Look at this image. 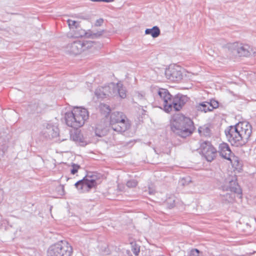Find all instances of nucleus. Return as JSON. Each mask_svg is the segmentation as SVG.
I'll use <instances>...</instances> for the list:
<instances>
[{
  "instance_id": "f03ea898",
  "label": "nucleus",
  "mask_w": 256,
  "mask_h": 256,
  "mask_svg": "<svg viewBox=\"0 0 256 256\" xmlns=\"http://www.w3.org/2000/svg\"><path fill=\"white\" fill-rule=\"evenodd\" d=\"M170 128L172 131L184 138L190 136L195 129L192 120L182 114L174 116L170 122Z\"/></svg>"
},
{
  "instance_id": "2eb2a0df",
  "label": "nucleus",
  "mask_w": 256,
  "mask_h": 256,
  "mask_svg": "<svg viewBox=\"0 0 256 256\" xmlns=\"http://www.w3.org/2000/svg\"><path fill=\"white\" fill-rule=\"evenodd\" d=\"M146 34H150L153 38H156L160 34V30L158 26H154L152 28H148L145 30Z\"/></svg>"
},
{
  "instance_id": "423d86ee",
  "label": "nucleus",
  "mask_w": 256,
  "mask_h": 256,
  "mask_svg": "<svg viewBox=\"0 0 256 256\" xmlns=\"http://www.w3.org/2000/svg\"><path fill=\"white\" fill-rule=\"evenodd\" d=\"M73 248L70 244L60 241L52 245L48 250V256H72Z\"/></svg>"
},
{
  "instance_id": "1a4fd4ad",
  "label": "nucleus",
  "mask_w": 256,
  "mask_h": 256,
  "mask_svg": "<svg viewBox=\"0 0 256 256\" xmlns=\"http://www.w3.org/2000/svg\"><path fill=\"white\" fill-rule=\"evenodd\" d=\"M96 180L88 176H85L82 180L75 184L76 188L81 192H88L92 188L96 186Z\"/></svg>"
},
{
  "instance_id": "bb28decb",
  "label": "nucleus",
  "mask_w": 256,
  "mask_h": 256,
  "mask_svg": "<svg viewBox=\"0 0 256 256\" xmlns=\"http://www.w3.org/2000/svg\"><path fill=\"white\" fill-rule=\"evenodd\" d=\"M199 130V132H201V130H200V129H199V130Z\"/></svg>"
},
{
  "instance_id": "412c9836",
  "label": "nucleus",
  "mask_w": 256,
  "mask_h": 256,
  "mask_svg": "<svg viewBox=\"0 0 256 256\" xmlns=\"http://www.w3.org/2000/svg\"><path fill=\"white\" fill-rule=\"evenodd\" d=\"M71 166L72 170H70V173L72 174H76L80 168V166L78 164H72Z\"/></svg>"
},
{
  "instance_id": "aec40b11",
  "label": "nucleus",
  "mask_w": 256,
  "mask_h": 256,
  "mask_svg": "<svg viewBox=\"0 0 256 256\" xmlns=\"http://www.w3.org/2000/svg\"><path fill=\"white\" fill-rule=\"evenodd\" d=\"M207 104L208 102H204L199 104L196 106L197 110L202 112H204L205 113L208 112V111H207L206 110Z\"/></svg>"
},
{
  "instance_id": "a878e982",
  "label": "nucleus",
  "mask_w": 256,
  "mask_h": 256,
  "mask_svg": "<svg viewBox=\"0 0 256 256\" xmlns=\"http://www.w3.org/2000/svg\"><path fill=\"white\" fill-rule=\"evenodd\" d=\"M92 2H113L114 0H91Z\"/></svg>"
},
{
  "instance_id": "a211bd4d",
  "label": "nucleus",
  "mask_w": 256,
  "mask_h": 256,
  "mask_svg": "<svg viewBox=\"0 0 256 256\" xmlns=\"http://www.w3.org/2000/svg\"><path fill=\"white\" fill-rule=\"evenodd\" d=\"M99 110L101 113L103 114H108L111 111L110 106L104 104H100Z\"/></svg>"
},
{
  "instance_id": "b1692460",
  "label": "nucleus",
  "mask_w": 256,
  "mask_h": 256,
  "mask_svg": "<svg viewBox=\"0 0 256 256\" xmlns=\"http://www.w3.org/2000/svg\"><path fill=\"white\" fill-rule=\"evenodd\" d=\"M200 251L196 248L192 249L190 252V256H198Z\"/></svg>"
},
{
  "instance_id": "4be33fe9",
  "label": "nucleus",
  "mask_w": 256,
  "mask_h": 256,
  "mask_svg": "<svg viewBox=\"0 0 256 256\" xmlns=\"http://www.w3.org/2000/svg\"><path fill=\"white\" fill-rule=\"evenodd\" d=\"M68 24L70 28H76L78 26V22L71 20H68Z\"/></svg>"
},
{
  "instance_id": "393cba45",
  "label": "nucleus",
  "mask_w": 256,
  "mask_h": 256,
  "mask_svg": "<svg viewBox=\"0 0 256 256\" xmlns=\"http://www.w3.org/2000/svg\"><path fill=\"white\" fill-rule=\"evenodd\" d=\"M137 184V182L134 180H130L127 182V186L128 187H134Z\"/></svg>"
},
{
  "instance_id": "ddd939ff",
  "label": "nucleus",
  "mask_w": 256,
  "mask_h": 256,
  "mask_svg": "<svg viewBox=\"0 0 256 256\" xmlns=\"http://www.w3.org/2000/svg\"><path fill=\"white\" fill-rule=\"evenodd\" d=\"M218 152L223 158L228 159V156H230L232 153L228 144L226 143H222L218 146Z\"/></svg>"
},
{
  "instance_id": "dca6fc26",
  "label": "nucleus",
  "mask_w": 256,
  "mask_h": 256,
  "mask_svg": "<svg viewBox=\"0 0 256 256\" xmlns=\"http://www.w3.org/2000/svg\"><path fill=\"white\" fill-rule=\"evenodd\" d=\"M109 90L110 88L108 86L102 87L96 90V94L98 97L102 98L108 95Z\"/></svg>"
},
{
  "instance_id": "20e7f679",
  "label": "nucleus",
  "mask_w": 256,
  "mask_h": 256,
  "mask_svg": "<svg viewBox=\"0 0 256 256\" xmlns=\"http://www.w3.org/2000/svg\"><path fill=\"white\" fill-rule=\"evenodd\" d=\"M158 94L163 101V110L169 113L174 110L176 111L180 110L182 107L181 100L178 97H173L167 89L159 88Z\"/></svg>"
},
{
  "instance_id": "f257e3e1",
  "label": "nucleus",
  "mask_w": 256,
  "mask_h": 256,
  "mask_svg": "<svg viewBox=\"0 0 256 256\" xmlns=\"http://www.w3.org/2000/svg\"><path fill=\"white\" fill-rule=\"evenodd\" d=\"M252 126L247 122H239L234 126H230L225 131L228 140L232 144L239 146L250 138Z\"/></svg>"
},
{
  "instance_id": "f3484780",
  "label": "nucleus",
  "mask_w": 256,
  "mask_h": 256,
  "mask_svg": "<svg viewBox=\"0 0 256 256\" xmlns=\"http://www.w3.org/2000/svg\"><path fill=\"white\" fill-rule=\"evenodd\" d=\"M218 106L219 103L217 100H211L210 102H208L206 110L208 112H212L214 109L218 108Z\"/></svg>"
},
{
  "instance_id": "4468645a",
  "label": "nucleus",
  "mask_w": 256,
  "mask_h": 256,
  "mask_svg": "<svg viewBox=\"0 0 256 256\" xmlns=\"http://www.w3.org/2000/svg\"><path fill=\"white\" fill-rule=\"evenodd\" d=\"M92 128L94 134L96 136L102 137L105 134V131L103 126L100 124H96Z\"/></svg>"
},
{
  "instance_id": "cd10ccee",
  "label": "nucleus",
  "mask_w": 256,
  "mask_h": 256,
  "mask_svg": "<svg viewBox=\"0 0 256 256\" xmlns=\"http://www.w3.org/2000/svg\"><path fill=\"white\" fill-rule=\"evenodd\" d=\"M76 37H78V36H77V35H76Z\"/></svg>"
},
{
  "instance_id": "f8f14e48",
  "label": "nucleus",
  "mask_w": 256,
  "mask_h": 256,
  "mask_svg": "<svg viewBox=\"0 0 256 256\" xmlns=\"http://www.w3.org/2000/svg\"><path fill=\"white\" fill-rule=\"evenodd\" d=\"M226 160L230 162V168L232 171L239 172L242 169V164L237 156L233 154L230 156H228V158Z\"/></svg>"
},
{
  "instance_id": "9b49d317",
  "label": "nucleus",
  "mask_w": 256,
  "mask_h": 256,
  "mask_svg": "<svg viewBox=\"0 0 256 256\" xmlns=\"http://www.w3.org/2000/svg\"><path fill=\"white\" fill-rule=\"evenodd\" d=\"M216 148L210 144H205L202 146V153L208 161L211 162L216 156Z\"/></svg>"
},
{
  "instance_id": "6ab92c4d",
  "label": "nucleus",
  "mask_w": 256,
  "mask_h": 256,
  "mask_svg": "<svg viewBox=\"0 0 256 256\" xmlns=\"http://www.w3.org/2000/svg\"><path fill=\"white\" fill-rule=\"evenodd\" d=\"M117 87L118 88V92L120 96L122 98H124L126 96V92L123 87V86L120 84H117Z\"/></svg>"
},
{
  "instance_id": "39448f33",
  "label": "nucleus",
  "mask_w": 256,
  "mask_h": 256,
  "mask_svg": "<svg viewBox=\"0 0 256 256\" xmlns=\"http://www.w3.org/2000/svg\"><path fill=\"white\" fill-rule=\"evenodd\" d=\"M110 126L114 130L122 132L130 128L131 124L130 121L124 112H116L110 114Z\"/></svg>"
},
{
  "instance_id": "9d476101",
  "label": "nucleus",
  "mask_w": 256,
  "mask_h": 256,
  "mask_svg": "<svg viewBox=\"0 0 256 256\" xmlns=\"http://www.w3.org/2000/svg\"><path fill=\"white\" fill-rule=\"evenodd\" d=\"M90 44L89 42L84 44L80 41L75 42L70 46V52L75 55L80 54L82 52L86 50Z\"/></svg>"
},
{
  "instance_id": "7ed1b4c3",
  "label": "nucleus",
  "mask_w": 256,
  "mask_h": 256,
  "mask_svg": "<svg viewBox=\"0 0 256 256\" xmlns=\"http://www.w3.org/2000/svg\"><path fill=\"white\" fill-rule=\"evenodd\" d=\"M88 117V110L81 107L74 108L71 112L65 114L66 124L74 128H78L84 126Z\"/></svg>"
},
{
  "instance_id": "5701e85b",
  "label": "nucleus",
  "mask_w": 256,
  "mask_h": 256,
  "mask_svg": "<svg viewBox=\"0 0 256 256\" xmlns=\"http://www.w3.org/2000/svg\"><path fill=\"white\" fill-rule=\"evenodd\" d=\"M132 252L136 255V256H138L139 253H140V246H138L137 244H134V245H132Z\"/></svg>"
},
{
  "instance_id": "6e6552de",
  "label": "nucleus",
  "mask_w": 256,
  "mask_h": 256,
  "mask_svg": "<svg viewBox=\"0 0 256 256\" xmlns=\"http://www.w3.org/2000/svg\"><path fill=\"white\" fill-rule=\"evenodd\" d=\"M184 70L180 66L176 65L170 66L165 71L167 78L173 82L180 80L183 77Z\"/></svg>"
},
{
  "instance_id": "0eeeda50",
  "label": "nucleus",
  "mask_w": 256,
  "mask_h": 256,
  "mask_svg": "<svg viewBox=\"0 0 256 256\" xmlns=\"http://www.w3.org/2000/svg\"><path fill=\"white\" fill-rule=\"evenodd\" d=\"M232 52L235 56L248 57L256 54V49L248 44L236 42L231 48Z\"/></svg>"
}]
</instances>
